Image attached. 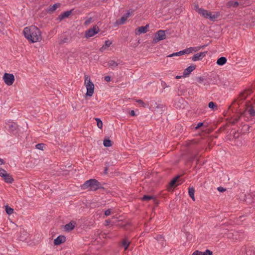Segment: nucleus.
Returning a JSON list of instances; mask_svg holds the SVG:
<instances>
[{"mask_svg": "<svg viewBox=\"0 0 255 255\" xmlns=\"http://www.w3.org/2000/svg\"><path fill=\"white\" fill-rule=\"evenodd\" d=\"M72 11V10H69L64 12L58 16V19L61 21L64 18L68 17L71 14Z\"/></svg>", "mask_w": 255, "mask_h": 255, "instance_id": "2eb2a0df", "label": "nucleus"}, {"mask_svg": "<svg viewBox=\"0 0 255 255\" xmlns=\"http://www.w3.org/2000/svg\"><path fill=\"white\" fill-rule=\"evenodd\" d=\"M153 199H154V197L152 196L145 195L142 197L143 200H149Z\"/></svg>", "mask_w": 255, "mask_h": 255, "instance_id": "c85d7f7f", "label": "nucleus"}, {"mask_svg": "<svg viewBox=\"0 0 255 255\" xmlns=\"http://www.w3.org/2000/svg\"><path fill=\"white\" fill-rule=\"evenodd\" d=\"M248 127L249 128V127L248 126H245L244 127Z\"/></svg>", "mask_w": 255, "mask_h": 255, "instance_id": "8fccbe9b", "label": "nucleus"}, {"mask_svg": "<svg viewBox=\"0 0 255 255\" xmlns=\"http://www.w3.org/2000/svg\"><path fill=\"white\" fill-rule=\"evenodd\" d=\"M130 225V223L128 222H127L126 224V225Z\"/></svg>", "mask_w": 255, "mask_h": 255, "instance_id": "de8ad7c7", "label": "nucleus"}, {"mask_svg": "<svg viewBox=\"0 0 255 255\" xmlns=\"http://www.w3.org/2000/svg\"><path fill=\"white\" fill-rule=\"evenodd\" d=\"M195 69V66L194 65H191L185 69L183 73V77H186L189 76L190 73L193 71Z\"/></svg>", "mask_w": 255, "mask_h": 255, "instance_id": "9b49d317", "label": "nucleus"}, {"mask_svg": "<svg viewBox=\"0 0 255 255\" xmlns=\"http://www.w3.org/2000/svg\"><path fill=\"white\" fill-rule=\"evenodd\" d=\"M84 85L86 88V96L91 97L94 93L95 86L90 76L88 75H84Z\"/></svg>", "mask_w": 255, "mask_h": 255, "instance_id": "7ed1b4c3", "label": "nucleus"}, {"mask_svg": "<svg viewBox=\"0 0 255 255\" xmlns=\"http://www.w3.org/2000/svg\"><path fill=\"white\" fill-rule=\"evenodd\" d=\"M129 16H130V13L129 12L127 13L126 14H125L124 15L122 16V17L121 18V19L119 20H117V21H116L114 23V26H117L119 25H122V24H125L128 18L129 17Z\"/></svg>", "mask_w": 255, "mask_h": 255, "instance_id": "6e6552de", "label": "nucleus"}, {"mask_svg": "<svg viewBox=\"0 0 255 255\" xmlns=\"http://www.w3.org/2000/svg\"><path fill=\"white\" fill-rule=\"evenodd\" d=\"M7 171L5 170L0 167V177L4 175V174Z\"/></svg>", "mask_w": 255, "mask_h": 255, "instance_id": "473e14b6", "label": "nucleus"}, {"mask_svg": "<svg viewBox=\"0 0 255 255\" xmlns=\"http://www.w3.org/2000/svg\"><path fill=\"white\" fill-rule=\"evenodd\" d=\"M163 107V105H160V104H157V105H156V108L157 109H161V112H162Z\"/></svg>", "mask_w": 255, "mask_h": 255, "instance_id": "4c0bfd02", "label": "nucleus"}, {"mask_svg": "<svg viewBox=\"0 0 255 255\" xmlns=\"http://www.w3.org/2000/svg\"><path fill=\"white\" fill-rule=\"evenodd\" d=\"M174 56H178V54L177 53V52L173 53L170 55H169L168 56V57H171Z\"/></svg>", "mask_w": 255, "mask_h": 255, "instance_id": "a19ab883", "label": "nucleus"}, {"mask_svg": "<svg viewBox=\"0 0 255 255\" xmlns=\"http://www.w3.org/2000/svg\"><path fill=\"white\" fill-rule=\"evenodd\" d=\"M203 123H199L197 124V126L195 127V129H198L199 127L203 126Z\"/></svg>", "mask_w": 255, "mask_h": 255, "instance_id": "ea45409f", "label": "nucleus"}, {"mask_svg": "<svg viewBox=\"0 0 255 255\" xmlns=\"http://www.w3.org/2000/svg\"><path fill=\"white\" fill-rule=\"evenodd\" d=\"M66 242V237L64 235H60L54 240L53 243L55 246H59Z\"/></svg>", "mask_w": 255, "mask_h": 255, "instance_id": "9d476101", "label": "nucleus"}, {"mask_svg": "<svg viewBox=\"0 0 255 255\" xmlns=\"http://www.w3.org/2000/svg\"><path fill=\"white\" fill-rule=\"evenodd\" d=\"M178 178V177H176V178H175L173 179L171 181V182H170V184H169V185H170V186H173L175 184V183L176 182V181H177V180Z\"/></svg>", "mask_w": 255, "mask_h": 255, "instance_id": "2f4dec72", "label": "nucleus"}, {"mask_svg": "<svg viewBox=\"0 0 255 255\" xmlns=\"http://www.w3.org/2000/svg\"><path fill=\"white\" fill-rule=\"evenodd\" d=\"M100 32V28L97 26H94L93 27L89 29L85 32V37L86 38H89L94 36Z\"/></svg>", "mask_w": 255, "mask_h": 255, "instance_id": "0eeeda50", "label": "nucleus"}, {"mask_svg": "<svg viewBox=\"0 0 255 255\" xmlns=\"http://www.w3.org/2000/svg\"><path fill=\"white\" fill-rule=\"evenodd\" d=\"M249 113L252 116H255V111L253 108H251L250 109H249Z\"/></svg>", "mask_w": 255, "mask_h": 255, "instance_id": "f704fd0d", "label": "nucleus"}, {"mask_svg": "<svg viewBox=\"0 0 255 255\" xmlns=\"http://www.w3.org/2000/svg\"><path fill=\"white\" fill-rule=\"evenodd\" d=\"M177 53L178 54V56L186 54L184 50L180 51L178 52Z\"/></svg>", "mask_w": 255, "mask_h": 255, "instance_id": "e433bc0d", "label": "nucleus"}, {"mask_svg": "<svg viewBox=\"0 0 255 255\" xmlns=\"http://www.w3.org/2000/svg\"><path fill=\"white\" fill-rule=\"evenodd\" d=\"M149 26V24H147L145 26L137 27L135 30V34L136 35H140L142 33H146L148 31Z\"/></svg>", "mask_w": 255, "mask_h": 255, "instance_id": "1a4fd4ad", "label": "nucleus"}, {"mask_svg": "<svg viewBox=\"0 0 255 255\" xmlns=\"http://www.w3.org/2000/svg\"><path fill=\"white\" fill-rule=\"evenodd\" d=\"M195 10L202 17L208 19L212 21H215L220 16L219 12H211L203 8L200 7L198 5H195Z\"/></svg>", "mask_w": 255, "mask_h": 255, "instance_id": "f03ea898", "label": "nucleus"}, {"mask_svg": "<svg viewBox=\"0 0 255 255\" xmlns=\"http://www.w3.org/2000/svg\"><path fill=\"white\" fill-rule=\"evenodd\" d=\"M181 77H183V75H182V76H176V79H180V78H181Z\"/></svg>", "mask_w": 255, "mask_h": 255, "instance_id": "49530a36", "label": "nucleus"}, {"mask_svg": "<svg viewBox=\"0 0 255 255\" xmlns=\"http://www.w3.org/2000/svg\"><path fill=\"white\" fill-rule=\"evenodd\" d=\"M5 211H6V213L8 214V215H11L14 212V210L13 209L10 207L9 206H8V205H6L5 206Z\"/></svg>", "mask_w": 255, "mask_h": 255, "instance_id": "b1692460", "label": "nucleus"}, {"mask_svg": "<svg viewBox=\"0 0 255 255\" xmlns=\"http://www.w3.org/2000/svg\"><path fill=\"white\" fill-rule=\"evenodd\" d=\"M95 120L97 122V126L100 129H102L103 128V122L99 118H96Z\"/></svg>", "mask_w": 255, "mask_h": 255, "instance_id": "393cba45", "label": "nucleus"}, {"mask_svg": "<svg viewBox=\"0 0 255 255\" xmlns=\"http://www.w3.org/2000/svg\"><path fill=\"white\" fill-rule=\"evenodd\" d=\"M5 163L3 159L0 158V165H3Z\"/></svg>", "mask_w": 255, "mask_h": 255, "instance_id": "37998d69", "label": "nucleus"}, {"mask_svg": "<svg viewBox=\"0 0 255 255\" xmlns=\"http://www.w3.org/2000/svg\"><path fill=\"white\" fill-rule=\"evenodd\" d=\"M112 43V41H111L110 40L106 41L105 42L104 45H103L102 46V47L101 48V50L102 51H103V50L106 49L107 48H108L109 47H110Z\"/></svg>", "mask_w": 255, "mask_h": 255, "instance_id": "aec40b11", "label": "nucleus"}, {"mask_svg": "<svg viewBox=\"0 0 255 255\" xmlns=\"http://www.w3.org/2000/svg\"><path fill=\"white\" fill-rule=\"evenodd\" d=\"M35 147L37 149H38L40 150H43L44 148L45 147V145L44 143H38L36 145Z\"/></svg>", "mask_w": 255, "mask_h": 255, "instance_id": "bb28decb", "label": "nucleus"}, {"mask_svg": "<svg viewBox=\"0 0 255 255\" xmlns=\"http://www.w3.org/2000/svg\"><path fill=\"white\" fill-rule=\"evenodd\" d=\"M130 115L132 116H134L135 115V112L133 110L131 111Z\"/></svg>", "mask_w": 255, "mask_h": 255, "instance_id": "c03bdc74", "label": "nucleus"}, {"mask_svg": "<svg viewBox=\"0 0 255 255\" xmlns=\"http://www.w3.org/2000/svg\"><path fill=\"white\" fill-rule=\"evenodd\" d=\"M202 255H213V254L211 251L207 250L203 253H202Z\"/></svg>", "mask_w": 255, "mask_h": 255, "instance_id": "c756f323", "label": "nucleus"}, {"mask_svg": "<svg viewBox=\"0 0 255 255\" xmlns=\"http://www.w3.org/2000/svg\"><path fill=\"white\" fill-rule=\"evenodd\" d=\"M2 79L7 86H11L15 80L14 76L12 74L5 73L3 74Z\"/></svg>", "mask_w": 255, "mask_h": 255, "instance_id": "423d86ee", "label": "nucleus"}, {"mask_svg": "<svg viewBox=\"0 0 255 255\" xmlns=\"http://www.w3.org/2000/svg\"><path fill=\"white\" fill-rule=\"evenodd\" d=\"M194 193H195L194 188L192 187H189L188 189V194L193 201H194L195 200V196H194Z\"/></svg>", "mask_w": 255, "mask_h": 255, "instance_id": "6ab92c4d", "label": "nucleus"}, {"mask_svg": "<svg viewBox=\"0 0 255 255\" xmlns=\"http://www.w3.org/2000/svg\"><path fill=\"white\" fill-rule=\"evenodd\" d=\"M125 227V225H121V227Z\"/></svg>", "mask_w": 255, "mask_h": 255, "instance_id": "09e8293b", "label": "nucleus"}, {"mask_svg": "<svg viewBox=\"0 0 255 255\" xmlns=\"http://www.w3.org/2000/svg\"><path fill=\"white\" fill-rule=\"evenodd\" d=\"M209 108L212 110H215L216 108V105L213 102H210L209 103Z\"/></svg>", "mask_w": 255, "mask_h": 255, "instance_id": "cd10ccee", "label": "nucleus"}, {"mask_svg": "<svg viewBox=\"0 0 255 255\" xmlns=\"http://www.w3.org/2000/svg\"><path fill=\"white\" fill-rule=\"evenodd\" d=\"M217 190L220 192H224L227 191V189L226 188L220 186L217 188Z\"/></svg>", "mask_w": 255, "mask_h": 255, "instance_id": "7c9ffc66", "label": "nucleus"}, {"mask_svg": "<svg viewBox=\"0 0 255 255\" xmlns=\"http://www.w3.org/2000/svg\"><path fill=\"white\" fill-rule=\"evenodd\" d=\"M105 79L107 82L111 81V77L110 76H107L105 77Z\"/></svg>", "mask_w": 255, "mask_h": 255, "instance_id": "58836bf2", "label": "nucleus"}, {"mask_svg": "<svg viewBox=\"0 0 255 255\" xmlns=\"http://www.w3.org/2000/svg\"><path fill=\"white\" fill-rule=\"evenodd\" d=\"M207 52H200L199 53H197L193 55L192 58V59L194 61H196L202 59L203 57L205 56L207 54Z\"/></svg>", "mask_w": 255, "mask_h": 255, "instance_id": "f8f14e48", "label": "nucleus"}, {"mask_svg": "<svg viewBox=\"0 0 255 255\" xmlns=\"http://www.w3.org/2000/svg\"><path fill=\"white\" fill-rule=\"evenodd\" d=\"M99 182L95 179H91L86 181L82 186L83 189L90 191H96L100 188Z\"/></svg>", "mask_w": 255, "mask_h": 255, "instance_id": "20e7f679", "label": "nucleus"}, {"mask_svg": "<svg viewBox=\"0 0 255 255\" xmlns=\"http://www.w3.org/2000/svg\"><path fill=\"white\" fill-rule=\"evenodd\" d=\"M204 46H202V47H204ZM201 47H190L184 49L185 54H190L193 52H196L201 49Z\"/></svg>", "mask_w": 255, "mask_h": 255, "instance_id": "f3484780", "label": "nucleus"}, {"mask_svg": "<svg viewBox=\"0 0 255 255\" xmlns=\"http://www.w3.org/2000/svg\"><path fill=\"white\" fill-rule=\"evenodd\" d=\"M23 34L24 38L29 43H39L42 40L41 31L35 25L25 27L23 30Z\"/></svg>", "mask_w": 255, "mask_h": 255, "instance_id": "f257e3e1", "label": "nucleus"}, {"mask_svg": "<svg viewBox=\"0 0 255 255\" xmlns=\"http://www.w3.org/2000/svg\"><path fill=\"white\" fill-rule=\"evenodd\" d=\"M105 223H106V226H108L110 224L111 222L109 220H106L105 221Z\"/></svg>", "mask_w": 255, "mask_h": 255, "instance_id": "a18cd8bd", "label": "nucleus"}, {"mask_svg": "<svg viewBox=\"0 0 255 255\" xmlns=\"http://www.w3.org/2000/svg\"><path fill=\"white\" fill-rule=\"evenodd\" d=\"M4 182L8 183H12L14 180L12 177L7 172L1 177Z\"/></svg>", "mask_w": 255, "mask_h": 255, "instance_id": "ddd939ff", "label": "nucleus"}, {"mask_svg": "<svg viewBox=\"0 0 255 255\" xmlns=\"http://www.w3.org/2000/svg\"><path fill=\"white\" fill-rule=\"evenodd\" d=\"M197 81L199 84H203L204 85H208L207 83L205 82V79L202 77H199L197 78Z\"/></svg>", "mask_w": 255, "mask_h": 255, "instance_id": "5701e85b", "label": "nucleus"}, {"mask_svg": "<svg viewBox=\"0 0 255 255\" xmlns=\"http://www.w3.org/2000/svg\"><path fill=\"white\" fill-rule=\"evenodd\" d=\"M111 213H112V210L110 209H108L105 211L104 214L106 216H108L110 215L111 214Z\"/></svg>", "mask_w": 255, "mask_h": 255, "instance_id": "72a5a7b5", "label": "nucleus"}, {"mask_svg": "<svg viewBox=\"0 0 255 255\" xmlns=\"http://www.w3.org/2000/svg\"><path fill=\"white\" fill-rule=\"evenodd\" d=\"M130 244V242L127 239H125L122 242V245L124 247L125 249L126 250L128 248Z\"/></svg>", "mask_w": 255, "mask_h": 255, "instance_id": "4be33fe9", "label": "nucleus"}, {"mask_svg": "<svg viewBox=\"0 0 255 255\" xmlns=\"http://www.w3.org/2000/svg\"><path fill=\"white\" fill-rule=\"evenodd\" d=\"M166 38L165 31L159 30L155 33L154 36L152 39V42L153 43H157L160 41L165 39Z\"/></svg>", "mask_w": 255, "mask_h": 255, "instance_id": "39448f33", "label": "nucleus"}, {"mask_svg": "<svg viewBox=\"0 0 255 255\" xmlns=\"http://www.w3.org/2000/svg\"><path fill=\"white\" fill-rule=\"evenodd\" d=\"M75 224V222H70L64 226V229L65 231L69 232L74 229Z\"/></svg>", "mask_w": 255, "mask_h": 255, "instance_id": "dca6fc26", "label": "nucleus"}, {"mask_svg": "<svg viewBox=\"0 0 255 255\" xmlns=\"http://www.w3.org/2000/svg\"><path fill=\"white\" fill-rule=\"evenodd\" d=\"M111 65L112 66H118V63L116 62L113 61H112Z\"/></svg>", "mask_w": 255, "mask_h": 255, "instance_id": "79ce46f5", "label": "nucleus"}, {"mask_svg": "<svg viewBox=\"0 0 255 255\" xmlns=\"http://www.w3.org/2000/svg\"><path fill=\"white\" fill-rule=\"evenodd\" d=\"M226 62V58L224 57H221L217 60V64L220 66H222L224 65Z\"/></svg>", "mask_w": 255, "mask_h": 255, "instance_id": "a211bd4d", "label": "nucleus"}, {"mask_svg": "<svg viewBox=\"0 0 255 255\" xmlns=\"http://www.w3.org/2000/svg\"><path fill=\"white\" fill-rule=\"evenodd\" d=\"M60 3H56L50 6L46 10L48 13H53L56 9L60 6Z\"/></svg>", "mask_w": 255, "mask_h": 255, "instance_id": "4468645a", "label": "nucleus"}, {"mask_svg": "<svg viewBox=\"0 0 255 255\" xmlns=\"http://www.w3.org/2000/svg\"><path fill=\"white\" fill-rule=\"evenodd\" d=\"M103 145L104 146L109 147L112 146V142L109 138H106L103 141Z\"/></svg>", "mask_w": 255, "mask_h": 255, "instance_id": "412c9836", "label": "nucleus"}, {"mask_svg": "<svg viewBox=\"0 0 255 255\" xmlns=\"http://www.w3.org/2000/svg\"><path fill=\"white\" fill-rule=\"evenodd\" d=\"M135 102L141 107L145 108L147 107V105L141 100H136Z\"/></svg>", "mask_w": 255, "mask_h": 255, "instance_id": "a878e982", "label": "nucleus"}, {"mask_svg": "<svg viewBox=\"0 0 255 255\" xmlns=\"http://www.w3.org/2000/svg\"><path fill=\"white\" fill-rule=\"evenodd\" d=\"M191 255H202V252L199 251H196Z\"/></svg>", "mask_w": 255, "mask_h": 255, "instance_id": "c9c22d12", "label": "nucleus"}]
</instances>
